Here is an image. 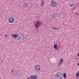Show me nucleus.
Here are the masks:
<instances>
[{
  "mask_svg": "<svg viewBox=\"0 0 79 79\" xmlns=\"http://www.w3.org/2000/svg\"><path fill=\"white\" fill-rule=\"evenodd\" d=\"M54 79H62L63 76L62 73H57L54 76H52Z\"/></svg>",
  "mask_w": 79,
  "mask_h": 79,
  "instance_id": "nucleus-1",
  "label": "nucleus"
},
{
  "mask_svg": "<svg viewBox=\"0 0 79 79\" xmlns=\"http://www.w3.org/2000/svg\"><path fill=\"white\" fill-rule=\"evenodd\" d=\"M42 24V22L40 20H37L35 21L34 24V26L36 29L39 28V26H41Z\"/></svg>",
  "mask_w": 79,
  "mask_h": 79,
  "instance_id": "nucleus-2",
  "label": "nucleus"
},
{
  "mask_svg": "<svg viewBox=\"0 0 79 79\" xmlns=\"http://www.w3.org/2000/svg\"><path fill=\"white\" fill-rule=\"evenodd\" d=\"M50 5L52 8L56 7L57 6V2L54 0H52L51 2Z\"/></svg>",
  "mask_w": 79,
  "mask_h": 79,
  "instance_id": "nucleus-3",
  "label": "nucleus"
},
{
  "mask_svg": "<svg viewBox=\"0 0 79 79\" xmlns=\"http://www.w3.org/2000/svg\"><path fill=\"white\" fill-rule=\"evenodd\" d=\"M40 66L39 64L35 65L34 66V69L36 71H39L40 70Z\"/></svg>",
  "mask_w": 79,
  "mask_h": 79,
  "instance_id": "nucleus-4",
  "label": "nucleus"
},
{
  "mask_svg": "<svg viewBox=\"0 0 79 79\" xmlns=\"http://www.w3.org/2000/svg\"><path fill=\"white\" fill-rule=\"evenodd\" d=\"M8 21L9 23H10L11 24L15 22V18L13 17H10L8 19Z\"/></svg>",
  "mask_w": 79,
  "mask_h": 79,
  "instance_id": "nucleus-5",
  "label": "nucleus"
},
{
  "mask_svg": "<svg viewBox=\"0 0 79 79\" xmlns=\"http://www.w3.org/2000/svg\"><path fill=\"white\" fill-rule=\"evenodd\" d=\"M30 79H37V75L36 74H33L31 76Z\"/></svg>",
  "mask_w": 79,
  "mask_h": 79,
  "instance_id": "nucleus-6",
  "label": "nucleus"
},
{
  "mask_svg": "<svg viewBox=\"0 0 79 79\" xmlns=\"http://www.w3.org/2000/svg\"><path fill=\"white\" fill-rule=\"evenodd\" d=\"M23 6L25 8H27L29 6V3L27 2H24L23 3Z\"/></svg>",
  "mask_w": 79,
  "mask_h": 79,
  "instance_id": "nucleus-7",
  "label": "nucleus"
},
{
  "mask_svg": "<svg viewBox=\"0 0 79 79\" xmlns=\"http://www.w3.org/2000/svg\"><path fill=\"white\" fill-rule=\"evenodd\" d=\"M52 17L53 18H56V17H57V13H53L52 14Z\"/></svg>",
  "mask_w": 79,
  "mask_h": 79,
  "instance_id": "nucleus-8",
  "label": "nucleus"
},
{
  "mask_svg": "<svg viewBox=\"0 0 79 79\" xmlns=\"http://www.w3.org/2000/svg\"><path fill=\"white\" fill-rule=\"evenodd\" d=\"M53 48L55 50H59V48L57 47L56 44H54V45Z\"/></svg>",
  "mask_w": 79,
  "mask_h": 79,
  "instance_id": "nucleus-9",
  "label": "nucleus"
},
{
  "mask_svg": "<svg viewBox=\"0 0 79 79\" xmlns=\"http://www.w3.org/2000/svg\"><path fill=\"white\" fill-rule=\"evenodd\" d=\"M15 76H16V77H19V76H21V74L18 72V71H17L16 72V73L15 74Z\"/></svg>",
  "mask_w": 79,
  "mask_h": 79,
  "instance_id": "nucleus-10",
  "label": "nucleus"
},
{
  "mask_svg": "<svg viewBox=\"0 0 79 79\" xmlns=\"http://www.w3.org/2000/svg\"><path fill=\"white\" fill-rule=\"evenodd\" d=\"M12 36L13 37V38H14V39H16V38L18 37V35L12 34Z\"/></svg>",
  "mask_w": 79,
  "mask_h": 79,
  "instance_id": "nucleus-11",
  "label": "nucleus"
},
{
  "mask_svg": "<svg viewBox=\"0 0 79 79\" xmlns=\"http://www.w3.org/2000/svg\"><path fill=\"white\" fill-rule=\"evenodd\" d=\"M63 62V59L62 58H61L60 59V63L58 64V66H60V65H61V64H62Z\"/></svg>",
  "mask_w": 79,
  "mask_h": 79,
  "instance_id": "nucleus-12",
  "label": "nucleus"
},
{
  "mask_svg": "<svg viewBox=\"0 0 79 79\" xmlns=\"http://www.w3.org/2000/svg\"><path fill=\"white\" fill-rule=\"evenodd\" d=\"M44 3H45L44 0H41L40 4L41 6H44Z\"/></svg>",
  "mask_w": 79,
  "mask_h": 79,
  "instance_id": "nucleus-13",
  "label": "nucleus"
},
{
  "mask_svg": "<svg viewBox=\"0 0 79 79\" xmlns=\"http://www.w3.org/2000/svg\"><path fill=\"white\" fill-rule=\"evenodd\" d=\"M76 76L77 78H78L79 77V70L76 73Z\"/></svg>",
  "mask_w": 79,
  "mask_h": 79,
  "instance_id": "nucleus-14",
  "label": "nucleus"
},
{
  "mask_svg": "<svg viewBox=\"0 0 79 79\" xmlns=\"http://www.w3.org/2000/svg\"><path fill=\"white\" fill-rule=\"evenodd\" d=\"M63 76L64 79L66 77V73H64Z\"/></svg>",
  "mask_w": 79,
  "mask_h": 79,
  "instance_id": "nucleus-15",
  "label": "nucleus"
},
{
  "mask_svg": "<svg viewBox=\"0 0 79 79\" xmlns=\"http://www.w3.org/2000/svg\"><path fill=\"white\" fill-rule=\"evenodd\" d=\"M53 28L54 29H55V30H58V29H59V28H56L55 27H54Z\"/></svg>",
  "mask_w": 79,
  "mask_h": 79,
  "instance_id": "nucleus-16",
  "label": "nucleus"
},
{
  "mask_svg": "<svg viewBox=\"0 0 79 79\" xmlns=\"http://www.w3.org/2000/svg\"><path fill=\"white\" fill-rule=\"evenodd\" d=\"M4 37H8V35L6 34L4 35Z\"/></svg>",
  "mask_w": 79,
  "mask_h": 79,
  "instance_id": "nucleus-17",
  "label": "nucleus"
},
{
  "mask_svg": "<svg viewBox=\"0 0 79 79\" xmlns=\"http://www.w3.org/2000/svg\"><path fill=\"white\" fill-rule=\"evenodd\" d=\"M77 55L78 57H79V53L77 54Z\"/></svg>",
  "mask_w": 79,
  "mask_h": 79,
  "instance_id": "nucleus-18",
  "label": "nucleus"
},
{
  "mask_svg": "<svg viewBox=\"0 0 79 79\" xmlns=\"http://www.w3.org/2000/svg\"><path fill=\"white\" fill-rule=\"evenodd\" d=\"M73 5H74V4H72L70 6V7L73 6Z\"/></svg>",
  "mask_w": 79,
  "mask_h": 79,
  "instance_id": "nucleus-19",
  "label": "nucleus"
},
{
  "mask_svg": "<svg viewBox=\"0 0 79 79\" xmlns=\"http://www.w3.org/2000/svg\"><path fill=\"white\" fill-rule=\"evenodd\" d=\"M78 15H79V14L78 13H76V15L77 16Z\"/></svg>",
  "mask_w": 79,
  "mask_h": 79,
  "instance_id": "nucleus-20",
  "label": "nucleus"
},
{
  "mask_svg": "<svg viewBox=\"0 0 79 79\" xmlns=\"http://www.w3.org/2000/svg\"><path fill=\"white\" fill-rule=\"evenodd\" d=\"M14 70L13 69H12L11 70V72H14Z\"/></svg>",
  "mask_w": 79,
  "mask_h": 79,
  "instance_id": "nucleus-21",
  "label": "nucleus"
},
{
  "mask_svg": "<svg viewBox=\"0 0 79 79\" xmlns=\"http://www.w3.org/2000/svg\"><path fill=\"white\" fill-rule=\"evenodd\" d=\"M77 66H79V63H78L77 64Z\"/></svg>",
  "mask_w": 79,
  "mask_h": 79,
  "instance_id": "nucleus-22",
  "label": "nucleus"
},
{
  "mask_svg": "<svg viewBox=\"0 0 79 79\" xmlns=\"http://www.w3.org/2000/svg\"><path fill=\"white\" fill-rule=\"evenodd\" d=\"M19 37V38H21V37Z\"/></svg>",
  "mask_w": 79,
  "mask_h": 79,
  "instance_id": "nucleus-23",
  "label": "nucleus"
},
{
  "mask_svg": "<svg viewBox=\"0 0 79 79\" xmlns=\"http://www.w3.org/2000/svg\"><path fill=\"white\" fill-rule=\"evenodd\" d=\"M69 0L71 1H72V0Z\"/></svg>",
  "mask_w": 79,
  "mask_h": 79,
  "instance_id": "nucleus-24",
  "label": "nucleus"
},
{
  "mask_svg": "<svg viewBox=\"0 0 79 79\" xmlns=\"http://www.w3.org/2000/svg\"><path fill=\"white\" fill-rule=\"evenodd\" d=\"M0 79H1V78H0Z\"/></svg>",
  "mask_w": 79,
  "mask_h": 79,
  "instance_id": "nucleus-25",
  "label": "nucleus"
}]
</instances>
